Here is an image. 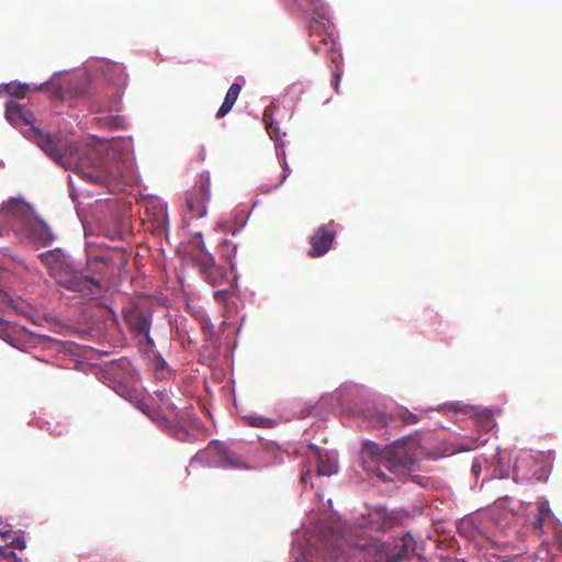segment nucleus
Returning <instances> with one entry per match:
<instances>
[{"label":"nucleus","mask_w":562,"mask_h":562,"mask_svg":"<svg viewBox=\"0 0 562 562\" xmlns=\"http://www.w3.org/2000/svg\"><path fill=\"white\" fill-rule=\"evenodd\" d=\"M29 136L56 164L66 170H72L82 178L106 184L119 178L117 166L111 159L103 157L98 150L89 149L81 154L78 143L67 136L44 133L31 128Z\"/></svg>","instance_id":"nucleus-1"},{"label":"nucleus","mask_w":562,"mask_h":562,"mask_svg":"<svg viewBox=\"0 0 562 562\" xmlns=\"http://www.w3.org/2000/svg\"><path fill=\"white\" fill-rule=\"evenodd\" d=\"M362 467L366 471L374 473L382 481H391L381 467L396 474H405L414 467L416 459L414 451L403 440H398L384 449L375 442H364L360 453Z\"/></svg>","instance_id":"nucleus-2"},{"label":"nucleus","mask_w":562,"mask_h":562,"mask_svg":"<svg viewBox=\"0 0 562 562\" xmlns=\"http://www.w3.org/2000/svg\"><path fill=\"white\" fill-rule=\"evenodd\" d=\"M41 260L48 274L64 289L78 292L87 299H94L102 293L100 281L78 270L65 254L55 249L41 255Z\"/></svg>","instance_id":"nucleus-3"},{"label":"nucleus","mask_w":562,"mask_h":562,"mask_svg":"<svg viewBox=\"0 0 562 562\" xmlns=\"http://www.w3.org/2000/svg\"><path fill=\"white\" fill-rule=\"evenodd\" d=\"M41 260L48 274L64 289L78 292L87 299H94L102 293L100 281L78 270L65 254L55 249L41 255Z\"/></svg>","instance_id":"nucleus-4"},{"label":"nucleus","mask_w":562,"mask_h":562,"mask_svg":"<svg viewBox=\"0 0 562 562\" xmlns=\"http://www.w3.org/2000/svg\"><path fill=\"white\" fill-rule=\"evenodd\" d=\"M196 457L220 468L236 470L250 469L245 459L232 451L226 443L221 441H211L205 449L198 452Z\"/></svg>","instance_id":"nucleus-5"},{"label":"nucleus","mask_w":562,"mask_h":562,"mask_svg":"<svg viewBox=\"0 0 562 562\" xmlns=\"http://www.w3.org/2000/svg\"><path fill=\"white\" fill-rule=\"evenodd\" d=\"M310 45L318 54L323 50L330 53V56L340 57V53L335 50L334 25L330 23L327 14L325 18H313L310 21Z\"/></svg>","instance_id":"nucleus-6"},{"label":"nucleus","mask_w":562,"mask_h":562,"mask_svg":"<svg viewBox=\"0 0 562 562\" xmlns=\"http://www.w3.org/2000/svg\"><path fill=\"white\" fill-rule=\"evenodd\" d=\"M211 176L209 171L200 173L199 181L187 193L186 204L188 211L194 217H203L206 214V203L210 201Z\"/></svg>","instance_id":"nucleus-7"},{"label":"nucleus","mask_w":562,"mask_h":562,"mask_svg":"<svg viewBox=\"0 0 562 562\" xmlns=\"http://www.w3.org/2000/svg\"><path fill=\"white\" fill-rule=\"evenodd\" d=\"M336 228L334 221L321 225L311 236V249L308 256L312 258L322 257L327 254L336 238Z\"/></svg>","instance_id":"nucleus-8"},{"label":"nucleus","mask_w":562,"mask_h":562,"mask_svg":"<svg viewBox=\"0 0 562 562\" xmlns=\"http://www.w3.org/2000/svg\"><path fill=\"white\" fill-rule=\"evenodd\" d=\"M194 261L205 281L212 286L221 285L223 281L226 280L227 273L225 268L216 265L215 259L211 254L194 256Z\"/></svg>","instance_id":"nucleus-9"},{"label":"nucleus","mask_w":562,"mask_h":562,"mask_svg":"<svg viewBox=\"0 0 562 562\" xmlns=\"http://www.w3.org/2000/svg\"><path fill=\"white\" fill-rule=\"evenodd\" d=\"M123 317L128 328L136 337L150 331L151 312L139 306H132L123 312Z\"/></svg>","instance_id":"nucleus-10"},{"label":"nucleus","mask_w":562,"mask_h":562,"mask_svg":"<svg viewBox=\"0 0 562 562\" xmlns=\"http://www.w3.org/2000/svg\"><path fill=\"white\" fill-rule=\"evenodd\" d=\"M307 457V464L315 467L318 476H329L337 472V461L331 454H323L318 447L314 445L308 446V451L305 453Z\"/></svg>","instance_id":"nucleus-11"},{"label":"nucleus","mask_w":562,"mask_h":562,"mask_svg":"<svg viewBox=\"0 0 562 562\" xmlns=\"http://www.w3.org/2000/svg\"><path fill=\"white\" fill-rule=\"evenodd\" d=\"M361 527L369 528L372 530H384L391 526V520L384 508H372L368 509L366 514H362Z\"/></svg>","instance_id":"nucleus-12"},{"label":"nucleus","mask_w":562,"mask_h":562,"mask_svg":"<svg viewBox=\"0 0 562 562\" xmlns=\"http://www.w3.org/2000/svg\"><path fill=\"white\" fill-rule=\"evenodd\" d=\"M112 257L109 254L91 255L87 260V269L91 277L104 276L109 272Z\"/></svg>","instance_id":"nucleus-13"},{"label":"nucleus","mask_w":562,"mask_h":562,"mask_svg":"<svg viewBox=\"0 0 562 562\" xmlns=\"http://www.w3.org/2000/svg\"><path fill=\"white\" fill-rule=\"evenodd\" d=\"M122 396L128 398L130 401H136L135 405L136 407L142 411L146 416H148L153 422L160 424L165 422V417L162 416L161 412L147 404L144 400H138L135 391L126 390V394L120 393Z\"/></svg>","instance_id":"nucleus-14"},{"label":"nucleus","mask_w":562,"mask_h":562,"mask_svg":"<svg viewBox=\"0 0 562 562\" xmlns=\"http://www.w3.org/2000/svg\"><path fill=\"white\" fill-rule=\"evenodd\" d=\"M288 3L296 5L299 9L313 12L316 18H325L327 14L326 5L323 0H284Z\"/></svg>","instance_id":"nucleus-15"},{"label":"nucleus","mask_w":562,"mask_h":562,"mask_svg":"<svg viewBox=\"0 0 562 562\" xmlns=\"http://www.w3.org/2000/svg\"><path fill=\"white\" fill-rule=\"evenodd\" d=\"M241 90V86L239 83H233L228 91L226 92L224 102L222 103L221 108L218 109L216 113L217 119L224 117L226 114H228L234 106L239 93Z\"/></svg>","instance_id":"nucleus-16"},{"label":"nucleus","mask_w":562,"mask_h":562,"mask_svg":"<svg viewBox=\"0 0 562 562\" xmlns=\"http://www.w3.org/2000/svg\"><path fill=\"white\" fill-rule=\"evenodd\" d=\"M277 110L274 104H271L265 109L263 122L266 130L271 137H279V127L274 124L273 113Z\"/></svg>","instance_id":"nucleus-17"},{"label":"nucleus","mask_w":562,"mask_h":562,"mask_svg":"<svg viewBox=\"0 0 562 562\" xmlns=\"http://www.w3.org/2000/svg\"><path fill=\"white\" fill-rule=\"evenodd\" d=\"M1 89H3L8 94L22 99L26 95L27 91L30 90V86L27 83H20V82H9L3 83L1 86Z\"/></svg>","instance_id":"nucleus-18"},{"label":"nucleus","mask_w":562,"mask_h":562,"mask_svg":"<svg viewBox=\"0 0 562 562\" xmlns=\"http://www.w3.org/2000/svg\"><path fill=\"white\" fill-rule=\"evenodd\" d=\"M394 420H401L404 425L416 424L419 420V417L409 412L408 409L401 407L397 408L391 416Z\"/></svg>","instance_id":"nucleus-19"},{"label":"nucleus","mask_w":562,"mask_h":562,"mask_svg":"<svg viewBox=\"0 0 562 562\" xmlns=\"http://www.w3.org/2000/svg\"><path fill=\"white\" fill-rule=\"evenodd\" d=\"M21 111L22 105L14 102L9 101L5 104V117L8 121H10L13 124H18L21 121Z\"/></svg>","instance_id":"nucleus-20"},{"label":"nucleus","mask_w":562,"mask_h":562,"mask_svg":"<svg viewBox=\"0 0 562 562\" xmlns=\"http://www.w3.org/2000/svg\"><path fill=\"white\" fill-rule=\"evenodd\" d=\"M34 232L36 233L38 239L42 241L44 246L50 244L54 240L53 233L44 223L37 224L34 228Z\"/></svg>","instance_id":"nucleus-21"},{"label":"nucleus","mask_w":562,"mask_h":562,"mask_svg":"<svg viewBox=\"0 0 562 562\" xmlns=\"http://www.w3.org/2000/svg\"><path fill=\"white\" fill-rule=\"evenodd\" d=\"M153 366L158 379H166L169 375L168 364L160 355L155 356Z\"/></svg>","instance_id":"nucleus-22"},{"label":"nucleus","mask_w":562,"mask_h":562,"mask_svg":"<svg viewBox=\"0 0 562 562\" xmlns=\"http://www.w3.org/2000/svg\"><path fill=\"white\" fill-rule=\"evenodd\" d=\"M246 420L249 426L258 428H270L274 425L272 419L262 416H247Z\"/></svg>","instance_id":"nucleus-23"},{"label":"nucleus","mask_w":562,"mask_h":562,"mask_svg":"<svg viewBox=\"0 0 562 562\" xmlns=\"http://www.w3.org/2000/svg\"><path fill=\"white\" fill-rule=\"evenodd\" d=\"M20 122H23V123H25L26 125H30L29 130L25 132V136H26L29 139H31L32 142H34V140L29 136V133H30V130H31V128H33V127H34V128H36V126H34V125H33V123L35 122V115H34V113H33L31 110H29V109L24 108L23 105H22V111H21V121H20ZM37 130H40V128L37 127Z\"/></svg>","instance_id":"nucleus-24"},{"label":"nucleus","mask_w":562,"mask_h":562,"mask_svg":"<svg viewBox=\"0 0 562 562\" xmlns=\"http://www.w3.org/2000/svg\"><path fill=\"white\" fill-rule=\"evenodd\" d=\"M0 300L3 304L11 307L13 311L21 313L19 304L0 286Z\"/></svg>","instance_id":"nucleus-25"},{"label":"nucleus","mask_w":562,"mask_h":562,"mask_svg":"<svg viewBox=\"0 0 562 562\" xmlns=\"http://www.w3.org/2000/svg\"><path fill=\"white\" fill-rule=\"evenodd\" d=\"M200 325L203 333L206 335L207 339H211V336L213 335L214 325L211 322L210 317L207 315H202Z\"/></svg>","instance_id":"nucleus-26"},{"label":"nucleus","mask_w":562,"mask_h":562,"mask_svg":"<svg viewBox=\"0 0 562 562\" xmlns=\"http://www.w3.org/2000/svg\"><path fill=\"white\" fill-rule=\"evenodd\" d=\"M312 469H313V464L304 463L302 465L301 483L303 485L310 484V486H313V483H311Z\"/></svg>","instance_id":"nucleus-27"},{"label":"nucleus","mask_w":562,"mask_h":562,"mask_svg":"<svg viewBox=\"0 0 562 562\" xmlns=\"http://www.w3.org/2000/svg\"><path fill=\"white\" fill-rule=\"evenodd\" d=\"M193 245H194L195 249L198 250V254L195 256H202L204 254H210L206 250L205 244H204V241L202 239V233H198L195 235V239L193 240Z\"/></svg>","instance_id":"nucleus-28"},{"label":"nucleus","mask_w":562,"mask_h":562,"mask_svg":"<svg viewBox=\"0 0 562 562\" xmlns=\"http://www.w3.org/2000/svg\"><path fill=\"white\" fill-rule=\"evenodd\" d=\"M341 76H342V69L337 64L335 70L333 71V87L337 93L339 92V83H340Z\"/></svg>","instance_id":"nucleus-29"},{"label":"nucleus","mask_w":562,"mask_h":562,"mask_svg":"<svg viewBox=\"0 0 562 562\" xmlns=\"http://www.w3.org/2000/svg\"><path fill=\"white\" fill-rule=\"evenodd\" d=\"M0 558L7 560L8 562H18L16 554L13 551L8 550L7 547L0 546Z\"/></svg>","instance_id":"nucleus-30"},{"label":"nucleus","mask_w":562,"mask_h":562,"mask_svg":"<svg viewBox=\"0 0 562 562\" xmlns=\"http://www.w3.org/2000/svg\"><path fill=\"white\" fill-rule=\"evenodd\" d=\"M213 297L216 302L225 304L231 297V293L227 290L215 291Z\"/></svg>","instance_id":"nucleus-31"},{"label":"nucleus","mask_w":562,"mask_h":562,"mask_svg":"<svg viewBox=\"0 0 562 562\" xmlns=\"http://www.w3.org/2000/svg\"><path fill=\"white\" fill-rule=\"evenodd\" d=\"M7 546L13 549L23 550L25 549V540L23 537H14L11 541L7 543Z\"/></svg>","instance_id":"nucleus-32"},{"label":"nucleus","mask_w":562,"mask_h":562,"mask_svg":"<svg viewBox=\"0 0 562 562\" xmlns=\"http://www.w3.org/2000/svg\"><path fill=\"white\" fill-rule=\"evenodd\" d=\"M9 330H10L9 324L7 322L0 319V338L9 341V339L11 338Z\"/></svg>","instance_id":"nucleus-33"},{"label":"nucleus","mask_w":562,"mask_h":562,"mask_svg":"<svg viewBox=\"0 0 562 562\" xmlns=\"http://www.w3.org/2000/svg\"><path fill=\"white\" fill-rule=\"evenodd\" d=\"M3 209L12 214H15L19 210L22 209V205L19 201L12 200L8 204H5Z\"/></svg>","instance_id":"nucleus-34"},{"label":"nucleus","mask_w":562,"mask_h":562,"mask_svg":"<svg viewBox=\"0 0 562 562\" xmlns=\"http://www.w3.org/2000/svg\"><path fill=\"white\" fill-rule=\"evenodd\" d=\"M189 434L188 431L184 429V428H179V429H176V437L181 440V441H186L187 438H188Z\"/></svg>","instance_id":"nucleus-35"},{"label":"nucleus","mask_w":562,"mask_h":562,"mask_svg":"<svg viewBox=\"0 0 562 562\" xmlns=\"http://www.w3.org/2000/svg\"><path fill=\"white\" fill-rule=\"evenodd\" d=\"M140 337L145 339V342L149 348L155 346L154 339L150 337L149 331L147 334H142Z\"/></svg>","instance_id":"nucleus-36"},{"label":"nucleus","mask_w":562,"mask_h":562,"mask_svg":"<svg viewBox=\"0 0 562 562\" xmlns=\"http://www.w3.org/2000/svg\"><path fill=\"white\" fill-rule=\"evenodd\" d=\"M289 173H290V168H289V166H288V162L284 160V167H283L282 179H281V181L278 183V186H279V184H281L283 181H285V179L288 178Z\"/></svg>","instance_id":"nucleus-37"},{"label":"nucleus","mask_w":562,"mask_h":562,"mask_svg":"<svg viewBox=\"0 0 562 562\" xmlns=\"http://www.w3.org/2000/svg\"><path fill=\"white\" fill-rule=\"evenodd\" d=\"M156 395L158 396V398H159L162 403L168 398V395H167V391H166V390H158V391H156Z\"/></svg>","instance_id":"nucleus-38"},{"label":"nucleus","mask_w":562,"mask_h":562,"mask_svg":"<svg viewBox=\"0 0 562 562\" xmlns=\"http://www.w3.org/2000/svg\"><path fill=\"white\" fill-rule=\"evenodd\" d=\"M202 315H206L203 311H195L193 312V316L199 321V323L201 324V316Z\"/></svg>","instance_id":"nucleus-39"},{"label":"nucleus","mask_w":562,"mask_h":562,"mask_svg":"<svg viewBox=\"0 0 562 562\" xmlns=\"http://www.w3.org/2000/svg\"><path fill=\"white\" fill-rule=\"evenodd\" d=\"M10 533H11V531H10V530H7V531H5V530H2V531H0L1 537H2L5 541H8V538H9V536H10Z\"/></svg>","instance_id":"nucleus-40"},{"label":"nucleus","mask_w":562,"mask_h":562,"mask_svg":"<svg viewBox=\"0 0 562 562\" xmlns=\"http://www.w3.org/2000/svg\"><path fill=\"white\" fill-rule=\"evenodd\" d=\"M338 59H341V56H340V57H338V56H331V61H333V63H337V61H338Z\"/></svg>","instance_id":"nucleus-41"},{"label":"nucleus","mask_w":562,"mask_h":562,"mask_svg":"<svg viewBox=\"0 0 562 562\" xmlns=\"http://www.w3.org/2000/svg\"><path fill=\"white\" fill-rule=\"evenodd\" d=\"M537 524H538V526H541L542 525V518H539Z\"/></svg>","instance_id":"nucleus-42"},{"label":"nucleus","mask_w":562,"mask_h":562,"mask_svg":"<svg viewBox=\"0 0 562 562\" xmlns=\"http://www.w3.org/2000/svg\"><path fill=\"white\" fill-rule=\"evenodd\" d=\"M451 407H452L454 411H459V409H460L457 405H451Z\"/></svg>","instance_id":"nucleus-43"},{"label":"nucleus","mask_w":562,"mask_h":562,"mask_svg":"<svg viewBox=\"0 0 562 562\" xmlns=\"http://www.w3.org/2000/svg\"><path fill=\"white\" fill-rule=\"evenodd\" d=\"M486 419H487V422H491V415L490 414L486 415Z\"/></svg>","instance_id":"nucleus-44"},{"label":"nucleus","mask_w":562,"mask_h":562,"mask_svg":"<svg viewBox=\"0 0 562 562\" xmlns=\"http://www.w3.org/2000/svg\"><path fill=\"white\" fill-rule=\"evenodd\" d=\"M2 235V233L0 232V236Z\"/></svg>","instance_id":"nucleus-45"}]
</instances>
